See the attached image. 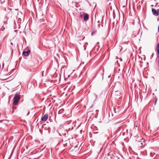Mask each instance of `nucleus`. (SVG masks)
I'll return each mask as SVG.
<instances>
[{
  "instance_id": "obj_1",
  "label": "nucleus",
  "mask_w": 159,
  "mask_h": 159,
  "mask_svg": "<svg viewBox=\"0 0 159 159\" xmlns=\"http://www.w3.org/2000/svg\"><path fill=\"white\" fill-rule=\"evenodd\" d=\"M17 9H8V12L6 15V17L7 18H11L14 16L15 15H16L17 14L18 12L17 11Z\"/></svg>"
},
{
  "instance_id": "obj_2",
  "label": "nucleus",
  "mask_w": 159,
  "mask_h": 159,
  "mask_svg": "<svg viewBox=\"0 0 159 159\" xmlns=\"http://www.w3.org/2000/svg\"><path fill=\"white\" fill-rule=\"evenodd\" d=\"M20 99V96L18 93H16L13 99V104L16 105Z\"/></svg>"
},
{
  "instance_id": "obj_3",
  "label": "nucleus",
  "mask_w": 159,
  "mask_h": 159,
  "mask_svg": "<svg viewBox=\"0 0 159 159\" xmlns=\"http://www.w3.org/2000/svg\"><path fill=\"white\" fill-rule=\"evenodd\" d=\"M48 117V115L47 114H45L41 118L42 121H46Z\"/></svg>"
},
{
  "instance_id": "obj_4",
  "label": "nucleus",
  "mask_w": 159,
  "mask_h": 159,
  "mask_svg": "<svg viewBox=\"0 0 159 159\" xmlns=\"http://www.w3.org/2000/svg\"><path fill=\"white\" fill-rule=\"evenodd\" d=\"M152 11L153 14L155 16H157L159 15V12L157 11L156 9L152 8Z\"/></svg>"
},
{
  "instance_id": "obj_5",
  "label": "nucleus",
  "mask_w": 159,
  "mask_h": 159,
  "mask_svg": "<svg viewBox=\"0 0 159 159\" xmlns=\"http://www.w3.org/2000/svg\"><path fill=\"white\" fill-rule=\"evenodd\" d=\"M30 50H29L28 51H23V55L25 56H28L29 55V53L30 52Z\"/></svg>"
},
{
  "instance_id": "obj_6",
  "label": "nucleus",
  "mask_w": 159,
  "mask_h": 159,
  "mask_svg": "<svg viewBox=\"0 0 159 159\" xmlns=\"http://www.w3.org/2000/svg\"><path fill=\"white\" fill-rule=\"evenodd\" d=\"M89 15L87 14H86L84 16V21H87L89 19Z\"/></svg>"
},
{
  "instance_id": "obj_7",
  "label": "nucleus",
  "mask_w": 159,
  "mask_h": 159,
  "mask_svg": "<svg viewBox=\"0 0 159 159\" xmlns=\"http://www.w3.org/2000/svg\"><path fill=\"white\" fill-rule=\"evenodd\" d=\"M121 93L118 91L115 92V94L116 95H119Z\"/></svg>"
},
{
  "instance_id": "obj_8",
  "label": "nucleus",
  "mask_w": 159,
  "mask_h": 159,
  "mask_svg": "<svg viewBox=\"0 0 159 159\" xmlns=\"http://www.w3.org/2000/svg\"><path fill=\"white\" fill-rule=\"evenodd\" d=\"M64 132L62 133V134L64 136H66V134L67 131L65 130H64Z\"/></svg>"
},
{
  "instance_id": "obj_9",
  "label": "nucleus",
  "mask_w": 159,
  "mask_h": 159,
  "mask_svg": "<svg viewBox=\"0 0 159 159\" xmlns=\"http://www.w3.org/2000/svg\"><path fill=\"white\" fill-rule=\"evenodd\" d=\"M5 28L4 27L2 26V28H1V30L2 31H3L5 30Z\"/></svg>"
},
{
  "instance_id": "obj_10",
  "label": "nucleus",
  "mask_w": 159,
  "mask_h": 159,
  "mask_svg": "<svg viewBox=\"0 0 159 159\" xmlns=\"http://www.w3.org/2000/svg\"><path fill=\"white\" fill-rule=\"evenodd\" d=\"M157 49H159V43H158L157 45Z\"/></svg>"
},
{
  "instance_id": "obj_11",
  "label": "nucleus",
  "mask_w": 159,
  "mask_h": 159,
  "mask_svg": "<svg viewBox=\"0 0 159 159\" xmlns=\"http://www.w3.org/2000/svg\"><path fill=\"white\" fill-rule=\"evenodd\" d=\"M84 15V13H80V16H83Z\"/></svg>"
},
{
  "instance_id": "obj_12",
  "label": "nucleus",
  "mask_w": 159,
  "mask_h": 159,
  "mask_svg": "<svg viewBox=\"0 0 159 159\" xmlns=\"http://www.w3.org/2000/svg\"><path fill=\"white\" fill-rule=\"evenodd\" d=\"M157 53L159 55V49H157Z\"/></svg>"
},
{
  "instance_id": "obj_13",
  "label": "nucleus",
  "mask_w": 159,
  "mask_h": 159,
  "mask_svg": "<svg viewBox=\"0 0 159 159\" xmlns=\"http://www.w3.org/2000/svg\"><path fill=\"white\" fill-rule=\"evenodd\" d=\"M64 146V147H66V144H63Z\"/></svg>"
},
{
  "instance_id": "obj_14",
  "label": "nucleus",
  "mask_w": 159,
  "mask_h": 159,
  "mask_svg": "<svg viewBox=\"0 0 159 159\" xmlns=\"http://www.w3.org/2000/svg\"><path fill=\"white\" fill-rule=\"evenodd\" d=\"M158 3H157L156 4V6H159V5H158Z\"/></svg>"
},
{
  "instance_id": "obj_15",
  "label": "nucleus",
  "mask_w": 159,
  "mask_h": 159,
  "mask_svg": "<svg viewBox=\"0 0 159 159\" xmlns=\"http://www.w3.org/2000/svg\"><path fill=\"white\" fill-rule=\"evenodd\" d=\"M29 113H30V112L29 111L28 112V114H27V115H29Z\"/></svg>"
},
{
  "instance_id": "obj_16",
  "label": "nucleus",
  "mask_w": 159,
  "mask_h": 159,
  "mask_svg": "<svg viewBox=\"0 0 159 159\" xmlns=\"http://www.w3.org/2000/svg\"><path fill=\"white\" fill-rule=\"evenodd\" d=\"M94 95L96 97H97V95L96 94H95Z\"/></svg>"
},
{
  "instance_id": "obj_17",
  "label": "nucleus",
  "mask_w": 159,
  "mask_h": 159,
  "mask_svg": "<svg viewBox=\"0 0 159 159\" xmlns=\"http://www.w3.org/2000/svg\"><path fill=\"white\" fill-rule=\"evenodd\" d=\"M156 101H157V100H156L155 101V103H156Z\"/></svg>"
}]
</instances>
